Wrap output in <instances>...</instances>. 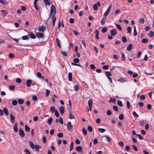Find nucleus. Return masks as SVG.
<instances>
[{"label":"nucleus","instance_id":"nucleus-1","mask_svg":"<svg viewBox=\"0 0 154 154\" xmlns=\"http://www.w3.org/2000/svg\"><path fill=\"white\" fill-rule=\"evenodd\" d=\"M67 129L69 131H71L73 129V126L71 124L70 122H68L67 124Z\"/></svg>","mask_w":154,"mask_h":154},{"label":"nucleus","instance_id":"nucleus-2","mask_svg":"<svg viewBox=\"0 0 154 154\" xmlns=\"http://www.w3.org/2000/svg\"><path fill=\"white\" fill-rule=\"evenodd\" d=\"M45 29L46 27L43 25H42L39 26L38 29V31L42 32H44Z\"/></svg>","mask_w":154,"mask_h":154},{"label":"nucleus","instance_id":"nucleus-3","mask_svg":"<svg viewBox=\"0 0 154 154\" xmlns=\"http://www.w3.org/2000/svg\"><path fill=\"white\" fill-rule=\"evenodd\" d=\"M100 4L99 2H98L96 4H94L93 5V8L94 10H97L98 9V6L100 7Z\"/></svg>","mask_w":154,"mask_h":154},{"label":"nucleus","instance_id":"nucleus-4","mask_svg":"<svg viewBox=\"0 0 154 154\" xmlns=\"http://www.w3.org/2000/svg\"><path fill=\"white\" fill-rule=\"evenodd\" d=\"M56 12L55 7L52 5L51 7V14H55Z\"/></svg>","mask_w":154,"mask_h":154},{"label":"nucleus","instance_id":"nucleus-5","mask_svg":"<svg viewBox=\"0 0 154 154\" xmlns=\"http://www.w3.org/2000/svg\"><path fill=\"white\" fill-rule=\"evenodd\" d=\"M88 105L90 111H91V109L93 104V101L91 99H90L88 102Z\"/></svg>","mask_w":154,"mask_h":154},{"label":"nucleus","instance_id":"nucleus-6","mask_svg":"<svg viewBox=\"0 0 154 154\" xmlns=\"http://www.w3.org/2000/svg\"><path fill=\"white\" fill-rule=\"evenodd\" d=\"M59 112L61 115H63L65 109L64 107L63 106H61L59 109Z\"/></svg>","mask_w":154,"mask_h":154},{"label":"nucleus","instance_id":"nucleus-7","mask_svg":"<svg viewBox=\"0 0 154 154\" xmlns=\"http://www.w3.org/2000/svg\"><path fill=\"white\" fill-rule=\"evenodd\" d=\"M11 122L12 123H14L15 120V117L14 115L11 113L10 115Z\"/></svg>","mask_w":154,"mask_h":154},{"label":"nucleus","instance_id":"nucleus-8","mask_svg":"<svg viewBox=\"0 0 154 154\" xmlns=\"http://www.w3.org/2000/svg\"><path fill=\"white\" fill-rule=\"evenodd\" d=\"M19 133L21 137H23L25 136V134L22 128H20L19 130Z\"/></svg>","mask_w":154,"mask_h":154},{"label":"nucleus","instance_id":"nucleus-9","mask_svg":"<svg viewBox=\"0 0 154 154\" xmlns=\"http://www.w3.org/2000/svg\"><path fill=\"white\" fill-rule=\"evenodd\" d=\"M43 1L45 5L49 6L51 4L49 0H43Z\"/></svg>","mask_w":154,"mask_h":154},{"label":"nucleus","instance_id":"nucleus-10","mask_svg":"<svg viewBox=\"0 0 154 154\" xmlns=\"http://www.w3.org/2000/svg\"><path fill=\"white\" fill-rule=\"evenodd\" d=\"M3 112H4L6 116H8L9 115V111L8 110L5 108H4L3 109Z\"/></svg>","mask_w":154,"mask_h":154},{"label":"nucleus","instance_id":"nucleus-11","mask_svg":"<svg viewBox=\"0 0 154 154\" xmlns=\"http://www.w3.org/2000/svg\"><path fill=\"white\" fill-rule=\"evenodd\" d=\"M76 150L79 152H81L82 153V147L80 146H78L77 147H76Z\"/></svg>","mask_w":154,"mask_h":154},{"label":"nucleus","instance_id":"nucleus-12","mask_svg":"<svg viewBox=\"0 0 154 154\" xmlns=\"http://www.w3.org/2000/svg\"><path fill=\"white\" fill-rule=\"evenodd\" d=\"M28 36H29L30 38L33 39H35L36 37L35 35L32 32L29 34Z\"/></svg>","mask_w":154,"mask_h":154},{"label":"nucleus","instance_id":"nucleus-13","mask_svg":"<svg viewBox=\"0 0 154 154\" xmlns=\"http://www.w3.org/2000/svg\"><path fill=\"white\" fill-rule=\"evenodd\" d=\"M14 131L16 132H17L18 131V128H17V122H16L14 127Z\"/></svg>","mask_w":154,"mask_h":154},{"label":"nucleus","instance_id":"nucleus-14","mask_svg":"<svg viewBox=\"0 0 154 154\" xmlns=\"http://www.w3.org/2000/svg\"><path fill=\"white\" fill-rule=\"evenodd\" d=\"M36 36L39 38H42L44 36V35L41 32H37L36 33Z\"/></svg>","mask_w":154,"mask_h":154},{"label":"nucleus","instance_id":"nucleus-15","mask_svg":"<svg viewBox=\"0 0 154 154\" xmlns=\"http://www.w3.org/2000/svg\"><path fill=\"white\" fill-rule=\"evenodd\" d=\"M32 82V81L30 79H28L26 81V85L28 87H29L31 83Z\"/></svg>","mask_w":154,"mask_h":154},{"label":"nucleus","instance_id":"nucleus-16","mask_svg":"<svg viewBox=\"0 0 154 154\" xmlns=\"http://www.w3.org/2000/svg\"><path fill=\"white\" fill-rule=\"evenodd\" d=\"M1 12L2 13V15L4 16H5L8 13V11L6 10H2L1 11Z\"/></svg>","mask_w":154,"mask_h":154},{"label":"nucleus","instance_id":"nucleus-17","mask_svg":"<svg viewBox=\"0 0 154 154\" xmlns=\"http://www.w3.org/2000/svg\"><path fill=\"white\" fill-rule=\"evenodd\" d=\"M30 146L31 148L32 149H34L35 148V145L33 143L32 141H30L29 143Z\"/></svg>","mask_w":154,"mask_h":154},{"label":"nucleus","instance_id":"nucleus-18","mask_svg":"<svg viewBox=\"0 0 154 154\" xmlns=\"http://www.w3.org/2000/svg\"><path fill=\"white\" fill-rule=\"evenodd\" d=\"M95 33L96 34V38L97 39H99V32L98 30H96L95 31Z\"/></svg>","mask_w":154,"mask_h":154},{"label":"nucleus","instance_id":"nucleus-19","mask_svg":"<svg viewBox=\"0 0 154 154\" xmlns=\"http://www.w3.org/2000/svg\"><path fill=\"white\" fill-rule=\"evenodd\" d=\"M132 45L131 43H130L127 47V50L128 51H130L132 49Z\"/></svg>","mask_w":154,"mask_h":154},{"label":"nucleus","instance_id":"nucleus-20","mask_svg":"<svg viewBox=\"0 0 154 154\" xmlns=\"http://www.w3.org/2000/svg\"><path fill=\"white\" fill-rule=\"evenodd\" d=\"M18 103L20 104H22L24 102V101L23 99H19L18 100Z\"/></svg>","mask_w":154,"mask_h":154},{"label":"nucleus","instance_id":"nucleus-21","mask_svg":"<svg viewBox=\"0 0 154 154\" xmlns=\"http://www.w3.org/2000/svg\"><path fill=\"white\" fill-rule=\"evenodd\" d=\"M105 75L107 77H108L111 76V73L109 71H106L105 72Z\"/></svg>","mask_w":154,"mask_h":154},{"label":"nucleus","instance_id":"nucleus-22","mask_svg":"<svg viewBox=\"0 0 154 154\" xmlns=\"http://www.w3.org/2000/svg\"><path fill=\"white\" fill-rule=\"evenodd\" d=\"M50 111L52 112H55L57 110L55 109V108L54 106H52L50 108Z\"/></svg>","mask_w":154,"mask_h":154},{"label":"nucleus","instance_id":"nucleus-23","mask_svg":"<svg viewBox=\"0 0 154 154\" xmlns=\"http://www.w3.org/2000/svg\"><path fill=\"white\" fill-rule=\"evenodd\" d=\"M110 33L112 35L115 36L116 35V30L115 29L112 30L110 31Z\"/></svg>","mask_w":154,"mask_h":154},{"label":"nucleus","instance_id":"nucleus-24","mask_svg":"<svg viewBox=\"0 0 154 154\" xmlns=\"http://www.w3.org/2000/svg\"><path fill=\"white\" fill-rule=\"evenodd\" d=\"M144 18H141L139 19L138 22L139 23L143 24L144 23Z\"/></svg>","mask_w":154,"mask_h":154},{"label":"nucleus","instance_id":"nucleus-25","mask_svg":"<svg viewBox=\"0 0 154 154\" xmlns=\"http://www.w3.org/2000/svg\"><path fill=\"white\" fill-rule=\"evenodd\" d=\"M52 25L54 26L55 25V22L56 20V18L54 17V16H53L52 17Z\"/></svg>","mask_w":154,"mask_h":154},{"label":"nucleus","instance_id":"nucleus-26","mask_svg":"<svg viewBox=\"0 0 154 154\" xmlns=\"http://www.w3.org/2000/svg\"><path fill=\"white\" fill-rule=\"evenodd\" d=\"M68 78L69 80L70 81L72 80V74L71 72H69L68 73Z\"/></svg>","mask_w":154,"mask_h":154},{"label":"nucleus","instance_id":"nucleus-27","mask_svg":"<svg viewBox=\"0 0 154 154\" xmlns=\"http://www.w3.org/2000/svg\"><path fill=\"white\" fill-rule=\"evenodd\" d=\"M0 2L4 5H7L8 4V2L5 0H0Z\"/></svg>","mask_w":154,"mask_h":154},{"label":"nucleus","instance_id":"nucleus-28","mask_svg":"<svg viewBox=\"0 0 154 154\" xmlns=\"http://www.w3.org/2000/svg\"><path fill=\"white\" fill-rule=\"evenodd\" d=\"M117 104L119 106L121 107H122L123 106L122 102L120 100H118Z\"/></svg>","mask_w":154,"mask_h":154},{"label":"nucleus","instance_id":"nucleus-29","mask_svg":"<svg viewBox=\"0 0 154 154\" xmlns=\"http://www.w3.org/2000/svg\"><path fill=\"white\" fill-rule=\"evenodd\" d=\"M73 143L72 141L71 142L70 144V148H69V151H72L73 149Z\"/></svg>","mask_w":154,"mask_h":154},{"label":"nucleus","instance_id":"nucleus-30","mask_svg":"<svg viewBox=\"0 0 154 154\" xmlns=\"http://www.w3.org/2000/svg\"><path fill=\"white\" fill-rule=\"evenodd\" d=\"M25 130L26 132H29L30 131V128L27 125H25Z\"/></svg>","mask_w":154,"mask_h":154},{"label":"nucleus","instance_id":"nucleus-31","mask_svg":"<svg viewBox=\"0 0 154 154\" xmlns=\"http://www.w3.org/2000/svg\"><path fill=\"white\" fill-rule=\"evenodd\" d=\"M82 131L83 134L85 135H86L87 134V130L84 128H83L82 129Z\"/></svg>","mask_w":154,"mask_h":154},{"label":"nucleus","instance_id":"nucleus-32","mask_svg":"<svg viewBox=\"0 0 154 154\" xmlns=\"http://www.w3.org/2000/svg\"><path fill=\"white\" fill-rule=\"evenodd\" d=\"M106 18H103L101 20L100 23L102 25H104L105 22Z\"/></svg>","mask_w":154,"mask_h":154},{"label":"nucleus","instance_id":"nucleus-33","mask_svg":"<svg viewBox=\"0 0 154 154\" xmlns=\"http://www.w3.org/2000/svg\"><path fill=\"white\" fill-rule=\"evenodd\" d=\"M41 148V147L38 145H36L35 146V148L36 151H39V149Z\"/></svg>","mask_w":154,"mask_h":154},{"label":"nucleus","instance_id":"nucleus-34","mask_svg":"<svg viewBox=\"0 0 154 154\" xmlns=\"http://www.w3.org/2000/svg\"><path fill=\"white\" fill-rule=\"evenodd\" d=\"M137 33L136 31V29L135 26L134 27V35L135 36L137 35Z\"/></svg>","mask_w":154,"mask_h":154},{"label":"nucleus","instance_id":"nucleus-35","mask_svg":"<svg viewBox=\"0 0 154 154\" xmlns=\"http://www.w3.org/2000/svg\"><path fill=\"white\" fill-rule=\"evenodd\" d=\"M90 67L93 70H94L96 68L95 66L93 64H91L90 66Z\"/></svg>","mask_w":154,"mask_h":154},{"label":"nucleus","instance_id":"nucleus-36","mask_svg":"<svg viewBox=\"0 0 154 154\" xmlns=\"http://www.w3.org/2000/svg\"><path fill=\"white\" fill-rule=\"evenodd\" d=\"M17 101L16 100H14L12 102V104L13 105L15 106L17 104Z\"/></svg>","mask_w":154,"mask_h":154},{"label":"nucleus","instance_id":"nucleus-37","mask_svg":"<svg viewBox=\"0 0 154 154\" xmlns=\"http://www.w3.org/2000/svg\"><path fill=\"white\" fill-rule=\"evenodd\" d=\"M107 30V28L106 27L103 28L102 29V32L103 33H105Z\"/></svg>","mask_w":154,"mask_h":154},{"label":"nucleus","instance_id":"nucleus-38","mask_svg":"<svg viewBox=\"0 0 154 154\" xmlns=\"http://www.w3.org/2000/svg\"><path fill=\"white\" fill-rule=\"evenodd\" d=\"M52 120L53 119L52 118H49L47 121V123L49 125H50L52 122Z\"/></svg>","mask_w":154,"mask_h":154},{"label":"nucleus","instance_id":"nucleus-39","mask_svg":"<svg viewBox=\"0 0 154 154\" xmlns=\"http://www.w3.org/2000/svg\"><path fill=\"white\" fill-rule=\"evenodd\" d=\"M69 118L70 119H75L74 116L72 115L71 112H70L69 113Z\"/></svg>","mask_w":154,"mask_h":154},{"label":"nucleus","instance_id":"nucleus-40","mask_svg":"<svg viewBox=\"0 0 154 154\" xmlns=\"http://www.w3.org/2000/svg\"><path fill=\"white\" fill-rule=\"evenodd\" d=\"M122 42L124 43L126 42L127 41V38H126L124 36H123L122 37Z\"/></svg>","mask_w":154,"mask_h":154},{"label":"nucleus","instance_id":"nucleus-41","mask_svg":"<svg viewBox=\"0 0 154 154\" xmlns=\"http://www.w3.org/2000/svg\"><path fill=\"white\" fill-rule=\"evenodd\" d=\"M116 26L117 28L120 31L122 29V28L120 25L118 24H116Z\"/></svg>","mask_w":154,"mask_h":154},{"label":"nucleus","instance_id":"nucleus-42","mask_svg":"<svg viewBox=\"0 0 154 154\" xmlns=\"http://www.w3.org/2000/svg\"><path fill=\"white\" fill-rule=\"evenodd\" d=\"M119 117L120 120H122L124 119V116L123 114H121L119 115Z\"/></svg>","mask_w":154,"mask_h":154},{"label":"nucleus","instance_id":"nucleus-43","mask_svg":"<svg viewBox=\"0 0 154 154\" xmlns=\"http://www.w3.org/2000/svg\"><path fill=\"white\" fill-rule=\"evenodd\" d=\"M118 81L121 82H123L125 81V78H121L119 79L118 80Z\"/></svg>","mask_w":154,"mask_h":154},{"label":"nucleus","instance_id":"nucleus-44","mask_svg":"<svg viewBox=\"0 0 154 154\" xmlns=\"http://www.w3.org/2000/svg\"><path fill=\"white\" fill-rule=\"evenodd\" d=\"M111 6H109V8H107L106 11V12L108 13V14L110 13L111 10Z\"/></svg>","mask_w":154,"mask_h":154},{"label":"nucleus","instance_id":"nucleus-45","mask_svg":"<svg viewBox=\"0 0 154 154\" xmlns=\"http://www.w3.org/2000/svg\"><path fill=\"white\" fill-rule=\"evenodd\" d=\"M56 41L57 44V45H58V46L59 47L61 48L60 45V41L58 39V38H56Z\"/></svg>","mask_w":154,"mask_h":154},{"label":"nucleus","instance_id":"nucleus-46","mask_svg":"<svg viewBox=\"0 0 154 154\" xmlns=\"http://www.w3.org/2000/svg\"><path fill=\"white\" fill-rule=\"evenodd\" d=\"M22 39L23 40H27L29 39V38L27 35H24L22 37Z\"/></svg>","mask_w":154,"mask_h":154},{"label":"nucleus","instance_id":"nucleus-47","mask_svg":"<svg viewBox=\"0 0 154 154\" xmlns=\"http://www.w3.org/2000/svg\"><path fill=\"white\" fill-rule=\"evenodd\" d=\"M154 33L152 31L150 32L148 34V36L149 37H152L153 36Z\"/></svg>","mask_w":154,"mask_h":154},{"label":"nucleus","instance_id":"nucleus-48","mask_svg":"<svg viewBox=\"0 0 154 154\" xmlns=\"http://www.w3.org/2000/svg\"><path fill=\"white\" fill-rule=\"evenodd\" d=\"M57 136L60 138L62 137L63 136V134L62 133H59L57 134Z\"/></svg>","mask_w":154,"mask_h":154},{"label":"nucleus","instance_id":"nucleus-49","mask_svg":"<svg viewBox=\"0 0 154 154\" xmlns=\"http://www.w3.org/2000/svg\"><path fill=\"white\" fill-rule=\"evenodd\" d=\"M69 103V110L70 111L71 109V101L70 100H69L68 101Z\"/></svg>","mask_w":154,"mask_h":154},{"label":"nucleus","instance_id":"nucleus-50","mask_svg":"<svg viewBox=\"0 0 154 154\" xmlns=\"http://www.w3.org/2000/svg\"><path fill=\"white\" fill-rule=\"evenodd\" d=\"M9 88L11 90H13L15 89V86L14 85H10L9 86Z\"/></svg>","mask_w":154,"mask_h":154},{"label":"nucleus","instance_id":"nucleus-51","mask_svg":"<svg viewBox=\"0 0 154 154\" xmlns=\"http://www.w3.org/2000/svg\"><path fill=\"white\" fill-rule=\"evenodd\" d=\"M88 130L90 132H91L92 131V128L91 126H89L88 128Z\"/></svg>","mask_w":154,"mask_h":154},{"label":"nucleus","instance_id":"nucleus-52","mask_svg":"<svg viewBox=\"0 0 154 154\" xmlns=\"http://www.w3.org/2000/svg\"><path fill=\"white\" fill-rule=\"evenodd\" d=\"M98 130L100 132L102 133L104 132L105 131V129L103 128H99L98 129Z\"/></svg>","mask_w":154,"mask_h":154},{"label":"nucleus","instance_id":"nucleus-53","mask_svg":"<svg viewBox=\"0 0 154 154\" xmlns=\"http://www.w3.org/2000/svg\"><path fill=\"white\" fill-rule=\"evenodd\" d=\"M119 145L121 147H123L124 146V144L122 141H120L119 143Z\"/></svg>","mask_w":154,"mask_h":154},{"label":"nucleus","instance_id":"nucleus-54","mask_svg":"<svg viewBox=\"0 0 154 154\" xmlns=\"http://www.w3.org/2000/svg\"><path fill=\"white\" fill-rule=\"evenodd\" d=\"M109 66V65H104L102 66V68L106 70L108 69Z\"/></svg>","mask_w":154,"mask_h":154},{"label":"nucleus","instance_id":"nucleus-55","mask_svg":"<svg viewBox=\"0 0 154 154\" xmlns=\"http://www.w3.org/2000/svg\"><path fill=\"white\" fill-rule=\"evenodd\" d=\"M54 114L55 116L57 117H58L59 116V114L58 111L56 110L54 112Z\"/></svg>","mask_w":154,"mask_h":154},{"label":"nucleus","instance_id":"nucleus-56","mask_svg":"<svg viewBox=\"0 0 154 154\" xmlns=\"http://www.w3.org/2000/svg\"><path fill=\"white\" fill-rule=\"evenodd\" d=\"M110 102L115 103L116 102L115 99L114 98L113 99L112 98H110V99L109 100Z\"/></svg>","mask_w":154,"mask_h":154},{"label":"nucleus","instance_id":"nucleus-57","mask_svg":"<svg viewBox=\"0 0 154 154\" xmlns=\"http://www.w3.org/2000/svg\"><path fill=\"white\" fill-rule=\"evenodd\" d=\"M127 107L128 109H129L130 106V103L128 101H127Z\"/></svg>","mask_w":154,"mask_h":154},{"label":"nucleus","instance_id":"nucleus-58","mask_svg":"<svg viewBox=\"0 0 154 154\" xmlns=\"http://www.w3.org/2000/svg\"><path fill=\"white\" fill-rule=\"evenodd\" d=\"M37 76L39 78H41L42 77V75L41 73L40 72H38L37 73Z\"/></svg>","mask_w":154,"mask_h":154},{"label":"nucleus","instance_id":"nucleus-59","mask_svg":"<svg viewBox=\"0 0 154 154\" xmlns=\"http://www.w3.org/2000/svg\"><path fill=\"white\" fill-rule=\"evenodd\" d=\"M141 41L143 43H146L148 42V40L146 38H143L142 40Z\"/></svg>","mask_w":154,"mask_h":154},{"label":"nucleus","instance_id":"nucleus-60","mask_svg":"<svg viewBox=\"0 0 154 154\" xmlns=\"http://www.w3.org/2000/svg\"><path fill=\"white\" fill-rule=\"evenodd\" d=\"M121 57L122 58V60L123 61H124L125 60V54H121Z\"/></svg>","mask_w":154,"mask_h":154},{"label":"nucleus","instance_id":"nucleus-61","mask_svg":"<svg viewBox=\"0 0 154 154\" xmlns=\"http://www.w3.org/2000/svg\"><path fill=\"white\" fill-rule=\"evenodd\" d=\"M131 27L129 26L127 28V30L128 31V32L129 33H130L131 32Z\"/></svg>","mask_w":154,"mask_h":154},{"label":"nucleus","instance_id":"nucleus-62","mask_svg":"<svg viewBox=\"0 0 154 154\" xmlns=\"http://www.w3.org/2000/svg\"><path fill=\"white\" fill-rule=\"evenodd\" d=\"M132 147L134 150L136 151H138V149H137L136 146L135 145H132Z\"/></svg>","mask_w":154,"mask_h":154},{"label":"nucleus","instance_id":"nucleus-63","mask_svg":"<svg viewBox=\"0 0 154 154\" xmlns=\"http://www.w3.org/2000/svg\"><path fill=\"white\" fill-rule=\"evenodd\" d=\"M24 152H25L26 154H31L29 151L27 149H26L24 150Z\"/></svg>","mask_w":154,"mask_h":154},{"label":"nucleus","instance_id":"nucleus-64","mask_svg":"<svg viewBox=\"0 0 154 154\" xmlns=\"http://www.w3.org/2000/svg\"><path fill=\"white\" fill-rule=\"evenodd\" d=\"M79 60L78 58H75L73 60V62L75 63H78L79 62Z\"/></svg>","mask_w":154,"mask_h":154}]
</instances>
